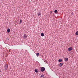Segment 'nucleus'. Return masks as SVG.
I'll return each instance as SVG.
<instances>
[{
	"label": "nucleus",
	"instance_id": "obj_11",
	"mask_svg": "<svg viewBox=\"0 0 78 78\" xmlns=\"http://www.w3.org/2000/svg\"><path fill=\"white\" fill-rule=\"evenodd\" d=\"M63 65V64H62V63H60V64L59 66H60V67H61V66H62Z\"/></svg>",
	"mask_w": 78,
	"mask_h": 78
},
{
	"label": "nucleus",
	"instance_id": "obj_9",
	"mask_svg": "<svg viewBox=\"0 0 78 78\" xmlns=\"http://www.w3.org/2000/svg\"><path fill=\"white\" fill-rule=\"evenodd\" d=\"M76 36H78V31H77L76 32Z\"/></svg>",
	"mask_w": 78,
	"mask_h": 78
},
{
	"label": "nucleus",
	"instance_id": "obj_13",
	"mask_svg": "<svg viewBox=\"0 0 78 78\" xmlns=\"http://www.w3.org/2000/svg\"><path fill=\"white\" fill-rule=\"evenodd\" d=\"M36 55L37 56H39V54L38 53H37L36 54Z\"/></svg>",
	"mask_w": 78,
	"mask_h": 78
},
{
	"label": "nucleus",
	"instance_id": "obj_7",
	"mask_svg": "<svg viewBox=\"0 0 78 78\" xmlns=\"http://www.w3.org/2000/svg\"><path fill=\"white\" fill-rule=\"evenodd\" d=\"M8 33H9L10 32V29H8L7 30Z\"/></svg>",
	"mask_w": 78,
	"mask_h": 78
},
{
	"label": "nucleus",
	"instance_id": "obj_16",
	"mask_svg": "<svg viewBox=\"0 0 78 78\" xmlns=\"http://www.w3.org/2000/svg\"><path fill=\"white\" fill-rule=\"evenodd\" d=\"M20 20V23H21L22 22V20Z\"/></svg>",
	"mask_w": 78,
	"mask_h": 78
},
{
	"label": "nucleus",
	"instance_id": "obj_4",
	"mask_svg": "<svg viewBox=\"0 0 78 78\" xmlns=\"http://www.w3.org/2000/svg\"><path fill=\"white\" fill-rule=\"evenodd\" d=\"M35 72L36 73H38V72H39V70H38V69H35Z\"/></svg>",
	"mask_w": 78,
	"mask_h": 78
},
{
	"label": "nucleus",
	"instance_id": "obj_12",
	"mask_svg": "<svg viewBox=\"0 0 78 78\" xmlns=\"http://www.w3.org/2000/svg\"><path fill=\"white\" fill-rule=\"evenodd\" d=\"M41 36H44V34L43 33H41Z\"/></svg>",
	"mask_w": 78,
	"mask_h": 78
},
{
	"label": "nucleus",
	"instance_id": "obj_14",
	"mask_svg": "<svg viewBox=\"0 0 78 78\" xmlns=\"http://www.w3.org/2000/svg\"><path fill=\"white\" fill-rule=\"evenodd\" d=\"M57 12H58V10H55V11H54V12H55V13H56Z\"/></svg>",
	"mask_w": 78,
	"mask_h": 78
},
{
	"label": "nucleus",
	"instance_id": "obj_2",
	"mask_svg": "<svg viewBox=\"0 0 78 78\" xmlns=\"http://www.w3.org/2000/svg\"><path fill=\"white\" fill-rule=\"evenodd\" d=\"M45 68L44 67H41V72H44V71H45Z\"/></svg>",
	"mask_w": 78,
	"mask_h": 78
},
{
	"label": "nucleus",
	"instance_id": "obj_6",
	"mask_svg": "<svg viewBox=\"0 0 78 78\" xmlns=\"http://www.w3.org/2000/svg\"><path fill=\"white\" fill-rule=\"evenodd\" d=\"M27 35H26V34H24V36L23 37L24 38V39H26V38H27Z\"/></svg>",
	"mask_w": 78,
	"mask_h": 78
},
{
	"label": "nucleus",
	"instance_id": "obj_10",
	"mask_svg": "<svg viewBox=\"0 0 78 78\" xmlns=\"http://www.w3.org/2000/svg\"><path fill=\"white\" fill-rule=\"evenodd\" d=\"M37 15L38 16H39L41 15V13H40V12L37 13Z\"/></svg>",
	"mask_w": 78,
	"mask_h": 78
},
{
	"label": "nucleus",
	"instance_id": "obj_8",
	"mask_svg": "<svg viewBox=\"0 0 78 78\" xmlns=\"http://www.w3.org/2000/svg\"><path fill=\"white\" fill-rule=\"evenodd\" d=\"M62 59H60L58 60V62H62Z\"/></svg>",
	"mask_w": 78,
	"mask_h": 78
},
{
	"label": "nucleus",
	"instance_id": "obj_3",
	"mask_svg": "<svg viewBox=\"0 0 78 78\" xmlns=\"http://www.w3.org/2000/svg\"><path fill=\"white\" fill-rule=\"evenodd\" d=\"M73 49V48H72V47H70V48H68V51H71V50H72V49Z\"/></svg>",
	"mask_w": 78,
	"mask_h": 78
},
{
	"label": "nucleus",
	"instance_id": "obj_5",
	"mask_svg": "<svg viewBox=\"0 0 78 78\" xmlns=\"http://www.w3.org/2000/svg\"><path fill=\"white\" fill-rule=\"evenodd\" d=\"M68 60H69V59L67 58H66L65 59V61L66 62L68 61Z\"/></svg>",
	"mask_w": 78,
	"mask_h": 78
},
{
	"label": "nucleus",
	"instance_id": "obj_15",
	"mask_svg": "<svg viewBox=\"0 0 78 78\" xmlns=\"http://www.w3.org/2000/svg\"><path fill=\"white\" fill-rule=\"evenodd\" d=\"M41 77L42 78H43V77H44V75L42 74L41 75Z\"/></svg>",
	"mask_w": 78,
	"mask_h": 78
},
{
	"label": "nucleus",
	"instance_id": "obj_1",
	"mask_svg": "<svg viewBox=\"0 0 78 78\" xmlns=\"http://www.w3.org/2000/svg\"><path fill=\"white\" fill-rule=\"evenodd\" d=\"M8 65L7 64H6L5 65L4 68L5 69V70H7L8 69Z\"/></svg>",
	"mask_w": 78,
	"mask_h": 78
}]
</instances>
